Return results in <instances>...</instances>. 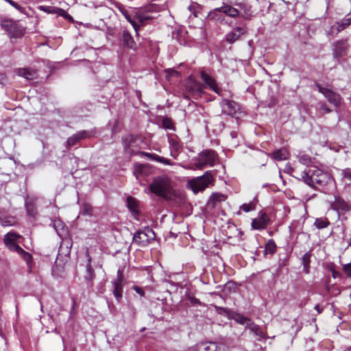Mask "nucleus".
Returning a JSON list of instances; mask_svg holds the SVG:
<instances>
[{"label": "nucleus", "instance_id": "052dcab7", "mask_svg": "<svg viewBox=\"0 0 351 351\" xmlns=\"http://www.w3.org/2000/svg\"><path fill=\"white\" fill-rule=\"evenodd\" d=\"M252 42V40H250L248 44L250 45Z\"/></svg>", "mask_w": 351, "mask_h": 351}, {"label": "nucleus", "instance_id": "4be33fe9", "mask_svg": "<svg viewBox=\"0 0 351 351\" xmlns=\"http://www.w3.org/2000/svg\"><path fill=\"white\" fill-rule=\"evenodd\" d=\"M218 10H220L221 13L232 18L237 17L240 14V11L238 8H234L229 4L224 3L222 6L218 8Z\"/></svg>", "mask_w": 351, "mask_h": 351}, {"label": "nucleus", "instance_id": "6e6552de", "mask_svg": "<svg viewBox=\"0 0 351 351\" xmlns=\"http://www.w3.org/2000/svg\"><path fill=\"white\" fill-rule=\"evenodd\" d=\"M318 91L322 93L328 101L333 105L336 108H339L342 103L343 99L341 96L332 90L322 87L319 84H316Z\"/></svg>", "mask_w": 351, "mask_h": 351}, {"label": "nucleus", "instance_id": "aec40b11", "mask_svg": "<svg viewBox=\"0 0 351 351\" xmlns=\"http://www.w3.org/2000/svg\"><path fill=\"white\" fill-rule=\"evenodd\" d=\"M85 254L87 258V263L86 265V274L84 275V279L87 282H91L95 278V274L91 266V258L88 250L86 251Z\"/></svg>", "mask_w": 351, "mask_h": 351}, {"label": "nucleus", "instance_id": "393cba45", "mask_svg": "<svg viewBox=\"0 0 351 351\" xmlns=\"http://www.w3.org/2000/svg\"><path fill=\"white\" fill-rule=\"evenodd\" d=\"M18 75L25 77L27 80H32L36 77V72L29 68H21L16 71Z\"/></svg>", "mask_w": 351, "mask_h": 351}, {"label": "nucleus", "instance_id": "6ab92c4d", "mask_svg": "<svg viewBox=\"0 0 351 351\" xmlns=\"http://www.w3.org/2000/svg\"><path fill=\"white\" fill-rule=\"evenodd\" d=\"M38 8L47 14H56L65 19L71 18V16L68 14L64 10L60 8L49 5H40Z\"/></svg>", "mask_w": 351, "mask_h": 351}, {"label": "nucleus", "instance_id": "37998d69", "mask_svg": "<svg viewBox=\"0 0 351 351\" xmlns=\"http://www.w3.org/2000/svg\"><path fill=\"white\" fill-rule=\"evenodd\" d=\"M341 175L343 178H346L350 181H351V169L346 168L342 169L341 171Z\"/></svg>", "mask_w": 351, "mask_h": 351}, {"label": "nucleus", "instance_id": "a18cd8bd", "mask_svg": "<svg viewBox=\"0 0 351 351\" xmlns=\"http://www.w3.org/2000/svg\"><path fill=\"white\" fill-rule=\"evenodd\" d=\"M27 213L30 216H34L36 215V209L33 204H25Z\"/></svg>", "mask_w": 351, "mask_h": 351}, {"label": "nucleus", "instance_id": "9d476101", "mask_svg": "<svg viewBox=\"0 0 351 351\" xmlns=\"http://www.w3.org/2000/svg\"><path fill=\"white\" fill-rule=\"evenodd\" d=\"M350 47L348 40L341 39L335 41L332 44V57L335 60L339 62V58L348 54Z\"/></svg>", "mask_w": 351, "mask_h": 351}, {"label": "nucleus", "instance_id": "5fc2aeb1", "mask_svg": "<svg viewBox=\"0 0 351 351\" xmlns=\"http://www.w3.org/2000/svg\"><path fill=\"white\" fill-rule=\"evenodd\" d=\"M178 151H176V150H171V156L177 159L178 156Z\"/></svg>", "mask_w": 351, "mask_h": 351}, {"label": "nucleus", "instance_id": "603ef678", "mask_svg": "<svg viewBox=\"0 0 351 351\" xmlns=\"http://www.w3.org/2000/svg\"><path fill=\"white\" fill-rule=\"evenodd\" d=\"M134 289L135 290V291L139 294L141 296H144L145 295V291L143 289V288L141 287H134Z\"/></svg>", "mask_w": 351, "mask_h": 351}, {"label": "nucleus", "instance_id": "a878e982", "mask_svg": "<svg viewBox=\"0 0 351 351\" xmlns=\"http://www.w3.org/2000/svg\"><path fill=\"white\" fill-rule=\"evenodd\" d=\"M113 285V294L114 297L116 298L118 302H120V300L122 298V293H123V287L121 285V280H117L114 282H112Z\"/></svg>", "mask_w": 351, "mask_h": 351}, {"label": "nucleus", "instance_id": "0eeeda50", "mask_svg": "<svg viewBox=\"0 0 351 351\" xmlns=\"http://www.w3.org/2000/svg\"><path fill=\"white\" fill-rule=\"evenodd\" d=\"M155 238V233L149 227L138 230L133 236V241L140 246H145Z\"/></svg>", "mask_w": 351, "mask_h": 351}, {"label": "nucleus", "instance_id": "4d7b16f0", "mask_svg": "<svg viewBox=\"0 0 351 351\" xmlns=\"http://www.w3.org/2000/svg\"><path fill=\"white\" fill-rule=\"evenodd\" d=\"M4 80H5L4 74L0 73V83L3 84Z\"/></svg>", "mask_w": 351, "mask_h": 351}, {"label": "nucleus", "instance_id": "c03bdc74", "mask_svg": "<svg viewBox=\"0 0 351 351\" xmlns=\"http://www.w3.org/2000/svg\"><path fill=\"white\" fill-rule=\"evenodd\" d=\"M340 25L341 29H345L348 26L351 24V20L346 18L343 19L341 21L337 22Z\"/></svg>", "mask_w": 351, "mask_h": 351}, {"label": "nucleus", "instance_id": "9b49d317", "mask_svg": "<svg viewBox=\"0 0 351 351\" xmlns=\"http://www.w3.org/2000/svg\"><path fill=\"white\" fill-rule=\"evenodd\" d=\"M186 97L193 99L199 98L204 93L202 85L199 82L196 80L189 81L186 84Z\"/></svg>", "mask_w": 351, "mask_h": 351}, {"label": "nucleus", "instance_id": "ddd939ff", "mask_svg": "<svg viewBox=\"0 0 351 351\" xmlns=\"http://www.w3.org/2000/svg\"><path fill=\"white\" fill-rule=\"evenodd\" d=\"M247 32L245 27H236L225 36L224 40L229 44H233L239 40Z\"/></svg>", "mask_w": 351, "mask_h": 351}, {"label": "nucleus", "instance_id": "cd10ccee", "mask_svg": "<svg viewBox=\"0 0 351 351\" xmlns=\"http://www.w3.org/2000/svg\"><path fill=\"white\" fill-rule=\"evenodd\" d=\"M230 319H234L236 322L241 325L247 326L248 322H251V319L247 317L243 316L241 314L237 313L233 311V315H232Z\"/></svg>", "mask_w": 351, "mask_h": 351}, {"label": "nucleus", "instance_id": "680f3d73", "mask_svg": "<svg viewBox=\"0 0 351 351\" xmlns=\"http://www.w3.org/2000/svg\"><path fill=\"white\" fill-rule=\"evenodd\" d=\"M185 169H191L190 167H184Z\"/></svg>", "mask_w": 351, "mask_h": 351}, {"label": "nucleus", "instance_id": "5701e85b", "mask_svg": "<svg viewBox=\"0 0 351 351\" xmlns=\"http://www.w3.org/2000/svg\"><path fill=\"white\" fill-rule=\"evenodd\" d=\"M116 8L120 11V12L125 16V19L132 25L134 30L138 34V31L139 29V25L136 23V21L134 19H132L130 14H128V10L125 8V7L121 4L118 3L116 5Z\"/></svg>", "mask_w": 351, "mask_h": 351}, {"label": "nucleus", "instance_id": "7ed1b4c3", "mask_svg": "<svg viewBox=\"0 0 351 351\" xmlns=\"http://www.w3.org/2000/svg\"><path fill=\"white\" fill-rule=\"evenodd\" d=\"M21 238L20 234L10 232L4 236L3 242L10 251L16 252L28 263L32 260V255L17 244L18 240Z\"/></svg>", "mask_w": 351, "mask_h": 351}, {"label": "nucleus", "instance_id": "4468645a", "mask_svg": "<svg viewBox=\"0 0 351 351\" xmlns=\"http://www.w3.org/2000/svg\"><path fill=\"white\" fill-rule=\"evenodd\" d=\"M94 135L93 131H89V130H81L71 136L69 137L66 141L67 147H70L75 145H76L79 141H80L82 139L84 138H90Z\"/></svg>", "mask_w": 351, "mask_h": 351}, {"label": "nucleus", "instance_id": "c9c22d12", "mask_svg": "<svg viewBox=\"0 0 351 351\" xmlns=\"http://www.w3.org/2000/svg\"><path fill=\"white\" fill-rule=\"evenodd\" d=\"M273 158L276 160H283L287 158V153L285 149H279L272 153Z\"/></svg>", "mask_w": 351, "mask_h": 351}, {"label": "nucleus", "instance_id": "f257e3e1", "mask_svg": "<svg viewBox=\"0 0 351 351\" xmlns=\"http://www.w3.org/2000/svg\"><path fill=\"white\" fill-rule=\"evenodd\" d=\"M149 190L165 200L176 204L183 199V195L174 189L171 178L167 175L155 177L149 186Z\"/></svg>", "mask_w": 351, "mask_h": 351}, {"label": "nucleus", "instance_id": "c85d7f7f", "mask_svg": "<svg viewBox=\"0 0 351 351\" xmlns=\"http://www.w3.org/2000/svg\"><path fill=\"white\" fill-rule=\"evenodd\" d=\"M234 5H237L241 11H243V14L242 15L245 19H250L252 16V12L249 5L243 2L237 3Z\"/></svg>", "mask_w": 351, "mask_h": 351}, {"label": "nucleus", "instance_id": "b1692460", "mask_svg": "<svg viewBox=\"0 0 351 351\" xmlns=\"http://www.w3.org/2000/svg\"><path fill=\"white\" fill-rule=\"evenodd\" d=\"M142 155L145 156L146 157L149 158V159L156 161L158 162H160L162 164H165L166 165H173V163L171 162L169 159L160 156L156 154L152 153H147V152H141Z\"/></svg>", "mask_w": 351, "mask_h": 351}, {"label": "nucleus", "instance_id": "423d86ee", "mask_svg": "<svg viewBox=\"0 0 351 351\" xmlns=\"http://www.w3.org/2000/svg\"><path fill=\"white\" fill-rule=\"evenodd\" d=\"M143 143V138L138 135L128 134L123 138L124 149L130 154H136Z\"/></svg>", "mask_w": 351, "mask_h": 351}, {"label": "nucleus", "instance_id": "4c0bfd02", "mask_svg": "<svg viewBox=\"0 0 351 351\" xmlns=\"http://www.w3.org/2000/svg\"><path fill=\"white\" fill-rule=\"evenodd\" d=\"M240 209L243 210L245 213H248L256 209V202L252 201L248 204H243L240 206Z\"/></svg>", "mask_w": 351, "mask_h": 351}, {"label": "nucleus", "instance_id": "473e14b6", "mask_svg": "<svg viewBox=\"0 0 351 351\" xmlns=\"http://www.w3.org/2000/svg\"><path fill=\"white\" fill-rule=\"evenodd\" d=\"M214 308L218 314L226 316L229 319H230L232 315H233V311L230 308L218 306L217 305H214Z\"/></svg>", "mask_w": 351, "mask_h": 351}, {"label": "nucleus", "instance_id": "ea45409f", "mask_svg": "<svg viewBox=\"0 0 351 351\" xmlns=\"http://www.w3.org/2000/svg\"><path fill=\"white\" fill-rule=\"evenodd\" d=\"M162 127L167 130H175V127L172 120L169 118H164L162 120Z\"/></svg>", "mask_w": 351, "mask_h": 351}, {"label": "nucleus", "instance_id": "412c9836", "mask_svg": "<svg viewBox=\"0 0 351 351\" xmlns=\"http://www.w3.org/2000/svg\"><path fill=\"white\" fill-rule=\"evenodd\" d=\"M153 19H154V16H152L148 12L141 10L138 11L134 16V20L136 21V23H139L141 25H146Z\"/></svg>", "mask_w": 351, "mask_h": 351}, {"label": "nucleus", "instance_id": "6e6d98bb", "mask_svg": "<svg viewBox=\"0 0 351 351\" xmlns=\"http://www.w3.org/2000/svg\"><path fill=\"white\" fill-rule=\"evenodd\" d=\"M315 309L318 312V313H321L323 311V309L319 307V304L315 305Z\"/></svg>", "mask_w": 351, "mask_h": 351}, {"label": "nucleus", "instance_id": "e433bc0d", "mask_svg": "<svg viewBox=\"0 0 351 351\" xmlns=\"http://www.w3.org/2000/svg\"><path fill=\"white\" fill-rule=\"evenodd\" d=\"M15 223V219L12 217H0V224L3 226H13Z\"/></svg>", "mask_w": 351, "mask_h": 351}, {"label": "nucleus", "instance_id": "7c9ffc66", "mask_svg": "<svg viewBox=\"0 0 351 351\" xmlns=\"http://www.w3.org/2000/svg\"><path fill=\"white\" fill-rule=\"evenodd\" d=\"M276 248L277 247L275 241L273 239H269L265 245V255L267 254L273 255L276 252Z\"/></svg>", "mask_w": 351, "mask_h": 351}, {"label": "nucleus", "instance_id": "1a4fd4ad", "mask_svg": "<svg viewBox=\"0 0 351 351\" xmlns=\"http://www.w3.org/2000/svg\"><path fill=\"white\" fill-rule=\"evenodd\" d=\"M1 25L11 38H21L25 34V29L14 21L4 20Z\"/></svg>", "mask_w": 351, "mask_h": 351}, {"label": "nucleus", "instance_id": "a211bd4d", "mask_svg": "<svg viewBox=\"0 0 351 351\" xmlns=\"http://www.w3.org/2000/svg\"><path fill=\"white\" fill-rule=\"evenodd\" d=\"M121 42L124 47L135 49L136 44L128 30L123 29L121 31Z\"/></svg>", "mask_w": 351, "mask_h": 351}, {"label": "nucleus", "instance_id": "2f4dec72", "mask_svg": "<svg viewBox=\"0 0 351 351\" xmlns=\"http://www.w3.org/2000/svg\"><path fill=\"white\" fill-rule=\"evenodd\" d=\"M330 224L326 217L317 218L314 222L315 226L318 229H322L328 227Z\"/></svg>", "mask_w": 351, "mask_h": 351}, {"label": "nucleus", "instance_id": "a19ab883", "mask_svg": "<svg viewBox=\"0 0 351 351\" xmlns=\"http://www.w3.org/2000/svg\"><path fill=\"white\" fill-rule=\"evenodd\" d=\"M299 161L300 163L303 164L304 165L308 166L311 164L312 159H311V156H309L308 155L303 154L299 157Z\"/></svg>", "mask_w": 351, "mask_h": 351}, {"label": "nucleus", "instance_id": "864d4df0", "mask_svg": "<svg viewBox=\"0 0 351 351\" xmlns=\"http://www.w3.org/2000/svg\"><path fill=\"white\" fill-rule=\"evenodd\" d=\"M200 349H201L200 344H199V345L189 348L186 351H199Z\"/></svg>", "mask_w": 351, "mask_h": 351}, {"label": "nucleus", "instance_id": "3c124183", "mask_svg": "<svg viewBox=\"0 0 351 351\" xmlns=\"http://www.w3.org/2000/svg\"><path fill=\"white\" fill-rule=\"evenodd\" d=\"M320 108L322 110H323L325 113H330L331 112V110L327 106V105L325 103L320 104Z\"/></svg>", "mask_w": 351, "mask_h": 351}, {"label": "nucleus", "instance_id": "49530a36", "mask_svg": "<svg viewBox=\"0 0 351 351\" xmlns=\"http://www.w3.org/2000/svg\"><path fill=\"white\" fill-rule=\"evenodd\" d=\"M201 349L203 348L204 351H215L216 346L215 344L208 345L207 343H202L200 344Z\"/></svg>", "mask_w": 351, "mask_h": 351}, {"label": "nucleus", "instance_id": "58836bf2", "mask_svg": "<svg viewBox=\"0 0 351 351\" xmlns=\"http://www.w3.org/2000/svg\"><path fill=\"white\" fill-rule=\"evenodd\" d=\"M226 199V196L221 193H213L210 197V200L214 202L217 203L219 202H223Z\"/></svg>", "mask_w": 351, "mask_h": 351}, {"label": "nucleus", "instance_id": "f03ea898", "mask_svg": "<svg viewBox=\"0 0 351 351\" xmlns=\"http://www.w3.org/2000/svg\"><path fill=\"white\" fill-rule=\"evenodd\" d=\"M301 178L304 182L311 187L316 188L315 184L320 187L325 186L332 182V177L328 172H324L320 169L313 167L302 171Z\"/></svg>", "mask_w": 351, "mask_h": 351}, {"label": "nucleus", "instance_id": "72a5a7b5", "mask_svg": "<svg viewBox=\"0 0 351 351\" xmlns=\"http://www.w3.org/2000/svg\"><path fill=\"white\" fill-rule=\"evenodd\" d=\"M127 206L131 212L137 213L138 202L134 197H128L127 198Z\"/></svg>", "mask_w": 351, "mask_h": 351}, {"label": "nucleus", "instance_id": "20e7f679", "mask_svg": "<svg viewBox=\"0 0 351 351\" xmlns=\"http://www.w3.org/2000/svg\"><path fill=\"white\" fill-rule=\"evenodd\" d=\"M215 179L211 171H206L204 175L188 181L187 185L195 194L204 191L210 185H213Z\"/></svg>", "mask_w": 351, "mask_h": 351}, {"label": "nucleus", "instance_id": "f3484780", "mask_svg": "<svg viewBox=\"0 0 351 351\" xmlns=\"http://www.w3.org/2000/svg\"><path fill=\"white\" fill-rule=\"evenodd\" d=\"M332 208L341 214H345L351 209V206L341 197H335L332 204Z\"/></svg>", "mask_w": 351, "mask_h": 351}, {"label": "nucleus", "instance_id": "13d9d810", "mask_svg": "<svg viewBox=\"0 0 351 351\" xmlns=\"http://www.w3.org/2000/svg\"><path fill=\"white\" fill-rule=\"evenodd\" d=\"M230 135L232 138L237 137V132H231Z\"/></svg>", "mask_w": 351, "mask_h": 351}, {"label": "nucleus", "instance_id": "bb28decb", "mask_svg": "<svg viewBox=\"0 0 351 351\" xmlns=\"http://www.w3.org/2000/svg\"><path fill=\"white\" fill-rule=\"evenodd\" d=\"M247 329H249L252 332L259 337L263 338L265 335L261 327L253 322L252 320L250 322H248L247 326L245 327V330Z\"/></svg>", "mask_w": 351, "mask_h": 351}, {"label": "nucleus", "instance_id": "bf43d9fd", "mask_svg": "<svg viewBox=\"0 0 351 351\" xmlns=\"http://www.w3.org/2000/svg\"><path fill=\"white\" fill-rule=\"evenodd\" d=\"M348 245H349V246H351V237L349 239Z\"/></svg>", "mask_w": 351, "mask_h": 351}, {"label": "nucleus", "instance_id": "79ce46f5", "mask_svg": "<svg viewBox=\"0 0 351 351\" xmlns=\"http://www.w3.org/2000/svg\"><path fill=\"white\" fill-rule=\"evenodd\" d=\"M145 169V165L141 164L136 165L134 171V175L136 176L137 179H138V176L144 172Z\"/></svg>", "mask_w": 351, "mask_h": 351}, {"label": "nucleus", "instance_id": "39448f33", "mask_svg": "<svg viewBox=\"0 0 351 351\" xmlns=\"http://www.w3.org/2000/svg\"><path fill=\"white\" fill-rule=\"evenodd\" d=\"M218 158V154L215 151L204 149L193 158L194 165L198 169H203L207 166L213 167Z\"/></svg>", "mask_w": 351, "mask_h": 351}, {"label": "nucleus", "instance_id": "8fccbe9b", "mask_svg": "<svg viewBox=\"0 0 351 351\" xmlns=\"http://www.w3.org/2000/svg\"><path fill=\"white\" fill-rule=\"evenodd\" d=\"M343 271L349 278H351V263L345 264L343 267Z\"/></svg>", "mask_w": 351, "mask_h": 351}, {"label": "nucleus", "instance_id": "c756f323", "mask_svg": "<svg viewBox=\"0 0 351 351\" xmlns=\"http://www.w3.org/2000/svg\"><path fill=\"white\" fill-rule=\"evenodd\" d=\"M311 253L310 252H306L302 258L303 271L306 274L309 273L310 263H311Z\"/></svg>", "mask_w": 351, "mask_h": 351}, {"label": "nucleus", "instance_id": "dca6fc26", "mask_svg": "<svg viewBox=\"0 0 351 351\" xmlns=\"http://www.w3.org/2000/svg\"><path fill=\"white\" fill-rule=\"evenodd\" d=\"M269 219L265 213H260L258 217L252 221V228L254 230L265 229L268 225Z\"/></svg>", "mask_w": 351, "mask_h": 351}, {"label": "nucleus", "instance_id": "f704fd0d", "mask_svg": "<svg viewBox=\"0 0 351 351\" xmlns=\"http://www.w3.org/2000/svg\"><path fill=\"white\" fill-rule=\"evenodd\" d=\"M221 11L220 10H218V8H215L213 10L210 11L209 12L208 16L211 20L221 22L223 21V19L221 15Z\"/></svg>", "mask_w": 351, "mask_h": 351}, {"label": "nucleus", "instance_id": "09e8293b", "mask_svg": "<svg viewBox=\"0 0 351 351\" xmlns=\"http://www.w3.org/2000/svg\"><path fill=\"white\" fill-rule=\"evenodd\" d=\"M343 29H341V27L339 25H338L337 23L334 24L331 28H330V32L332 34H338L340 32H341Z\"/></svg>", "mask_w": 351, "mask_h": 351}, {"label": "nucleus", "instance_id": "f8f14e48", "mask_svg": "<svg viewBox=\"0 0 351 351\" xmlns=\"http://www.w3.org/2000/svg\"><path fill=\"white\" fill-rule=\"evenodd\" d=\"M200 77L204 84V87L207 88L218 95H221V89L218 87L217 82L214 77L210 75L206 71L202 70L200 71Z\"/></svg>", "mask_w": 351, "mask_h": 351}, {"label": "nucleus", "instance_id": "de8ad7c7", "mask_svg": "<svg viewBox=\"0 0 351 351\" xmlns=\"http://www.w3.org/2000/svg\"><path fill=\"white\" fill-rule=\"evenodd\" d=\"M170 147L171 150H176L179 152L181 146L177 141L172 139L170 141Z\"/></svg>", "mask_w": 351, "mask_h": 351}, {"label": "nucleus", "instance_id": "2eb2a0df", "mask_svg": "<svg viewBox=\"0 0 351 351\" xmlns=\"http://www.w3.org/2000/svg\"><path fill=\"white\" fill-rule=\"evenodd\" d=\"M220 106L222 112L231 117H233L238 110V104L232 100L224 99L221 101Z\"/></svg>", "mask_w": 351, "mask_h": 351}]
</instances>
